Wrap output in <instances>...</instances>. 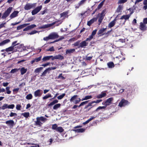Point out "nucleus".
<instances>
[{
    "label": "nucleus",
    "mask_w": 147,
    "mask_h": 147,
    "mask_svg": "<svg viewBox=\"0 0 147 147\" xmlns=\"http://www.w3.org/2000/svg\"><path fill=\"white\" fill-rule=\"evenodd\" d=\"M35 17H31L28 18L26 21L27 22H31L35 19Z\"/></svg>",
    "instance_id": "3c124183"
},
{
    "label": "nucleus",
    "mask_w": 147,
    "mask_h": 147,
    "mask_svg": "<svg viewBox=\"0 0 147 147\" xmlns=\"http://www.w3.org/2000/svg\"><path fill=\"white\" fill-rule=\"evenodd\" d=\"M32 96L31 94H28L26 96V98L28 100L31 99L32 98Z\"/></svg>",
    "instance_id": "37998d69"
},
{
    "label": "nucleus",
    "mask_w": 147,
    "mask_h": 147,
    "mask_svg": "<svg viewBox=\"0 0 147 147\" xmlns=\"http://www.w3.org/2000/svg\"><path fill=\"white\" fill-rule=\"evenodd\" d=\"M38 31H36V30H34L33 31H32L31 32H30L29 33V34L30 35H32L35 34L36 33H37Z\"/></svg>",
    "instance_id": "69168bd1"
},
{
    "label": "nucleus",
    "mask_w": 147,
    "mask_h": 147,
    "mask_svg": "<svg viewBox=\"0 0 147 147\" xmlns=\"http://www.w3.org/2000/svg\"><path fill=\"white\" fill-rule=\"evenodd\" d=\"M106 9H105L102 10L101 13L100 14V16H102L104 18L106 14Z\"/></svg>",
    "instance_id": "ea45409f"
},
{
    "label": "nucleus",
    "mask_w": 147,
    "mask_h": 147,
    "mask_svg": "<svg viewBox=\"0 0 147 147\" xmlns=\"http://www.w3.org/2000/svg\"><path fill=\"white\" fill-rule=\"evenodd\" d=\"M13 49L14 48H13V47L11 46L6 49H5V51L7 52L11 51L13 50Z\"/></svg>",
    "instance_id": "473e14b6"
},
{
    "label": "nucleus",
    "mask_w": 147,
    "mask_h": 147,
    "mask_svg": "<svg viewBox=\"0 0 147 147\" xmlns=\"http://www.w3.org/2000/svg\"><path fill=\"white\" fill-rule=\"evenodd\" d=\"M129 103L127 100L123 98L119 102L118 106L120 107H122L128 105Z\"/></svg>",
    "instance_id": "0eeeda50"
},
{
    "label": "nucleus",
    "mask_w": 147,
    "mask_h": 147,
    "mask_svg": "<svg viewBox=\"0 0 147 147\" xmlns=\"http://www.w3.org/2000/svg\"><path fill=\"white\" fill-rule=\"evenodd\" d=\"M61 104L60 103L56 104L54 105L53 107V109L54 110H56L60 107Z\"/></svg>",
    "instance_id": "a19ab883"
},
{
    "label": "nucleus",
    "mask_w": 147,
    "mask_h": 147,
    "mask_svg": "<svg viewBox=\"0 0 147 147\" xmlns=\"http://www.w3.org/2000/svg\"><path fill=\"white\" fill-rule=\"evenodd\" d=\"M105 109V107L103 106L102 107L99 106L97 108V109L95 110L94 111H97L100 109Z\"/></svg>",
    "instance_id": "09e8293b"
},
{
    "label": "nucleus",
    "mask_w": 147,
    "mask_h": 147,
    "mask_svg": "<svg viewBox=\"0 0 147 147\" xmlns=\"http://www.w3.org/2000/svg\"><path fill=\"white\" fill-rule=\"evenodd\" d=\"M64 96V94H63L62 95H60L57 97L58 99H61L63 98Z\"/></svg>",
    "instance_id": "338daca9"
},
{
    "label": "nucleus",
    "mask_w": 147,
    "mask_h": 147,
    "mask_svg": "<svg viewBox=\"0 0 147 147\" xmlns=\"http://www.w3.org/2000/svg\"><path fill=\"white\" fill-rule=\"evenodd\" d=\"M42 7V5L36 7L32 11L31 13L32 15H34L40 11Z\"/></svg>",
    "instance_id": "423d86ee"
},
{
    "label": "nucleus",
    "mask_w": 147,
    "mask_h": 147,
    "mask_svg": "<svg viewBox=\"0 0 147 147\" xmlns=\"http://www.w3.org/2000/svg\"><path fill=\"white\" fill-rule=\"evenodd\" d=\"M102 104L104 105L103 106L105 107V108H106L107 106L110 105V103H109L106 100L105 101H103Z\"/></svg>",
    "instance_id": "c85d7f7f"
},
{
    "label": "nucleus",
    "mask_w": 147,
    "mask_h": 147,
    "mask_svg": "<svg viewBox=\"0 0 147 147\" xmlns=\"http://www.w3.org/2000/svg\"><path fill=\"white\" fill-rule=\"evenodd\" d=\"M106 95V94L105 93H101V94L98 95L96 97L97 98L99 99L105 96Z\"/></svg>",
    "instance_id": "b1692460"
},
{
    "label": "nucleus",
    "mask_w": 147,
    "mask_h": 147,
    "mask_svg": "<svg viewBox=\"0 0 147 147\" xmlns=\"http://www.w3.org/2000/svg\"><path fill=\"white\" fill-rule=\"evenodd\" d=\"M55 24V22H53V23L49 24H45V25H43L42 26L39 27V29H45L46 28H48L52 26Z\"/></svg>",
    "instance_id": "1a4fd4ad"
},
{
    "label": "nucleus",
    "mask_w": 147,
    "mask_h": 147,
    "mask_svg": "<svg viewBox=\"0 0 147 147\" xmlns=\"http://www.w3.org/2000/svg\"><path fill=\"white\" fill-rule=\"evenodd\" d=\"M51 95L50 94H47L45 96L43 97L42 98L44 100H45L51 97Z\"/></svg>",
    "instance_id": "c9c22d12"
},
{
    "label": "nucleus",
    "mask_w": 147,
    "mask_h": 147,
    "mask_svg": "<svg viewBox=\"0 0 147 147\" xmlns=\"http://www.w3.org/2000/svg\"><path fill=\"white\" fill-rule=\"evenodd\" d=\"M22 115L26 118H28L30 116V113L29 112H26L22 114Z\"/></svg>",
    "instance_id": "f704fd0d"
},
{
    "label": "nucleus",
    "mask_w": 147,
    "mask_h": 147,
    "mask_svg": "<svg viewBox=\"0 0 147 147\" xmlns=\"http://www.w3.org/2000/svg\"><path fill=\"white\" fill-rule=\"evenodd\" d=\"M5 123L7 124L10 127L12 128L15 125L14 121L12 120H10L6 121Z\"/></svg>",
    "instance_id": "9d476101"
},
{
    "label": "nucleus",
    "mask_w": 147,
    "mask_h": 147,
    "mask_svg": "<svg viewBox=\"0 0 147 147\" xmlns=\"http://www.w3.org/2000/svg\"><path fill=\"white\" fill-rule=\"evenodd\" d=\"M81 40H78L77 42H75L73 44V45L74 46V47H79L80 44V43Z\"/></svg>",
    "instance_id": "e433bc0d"
},
{
    "label": "nucleus",
    "mask_w": 147,
    "mask_h": 147,
    "mask_svg": "<svg viewBox=\"0 0 147 147\" xmlns=\"http://www.w3.org/2000/svg\"><path fill=\"white\" fill-rule=\"evenodd\" d=\"M29 24H30L29 23L24 24H22L20 25L17 27V30H19L24 28V27H26L27 25H29Z\"/></svg>",
    "instance_id": "6ab92c4d"
},
{
    "label": "nucleus",
    "mask_w": 147,
    "mask_h": 147,
    "mask_svg": "<svg viewBox=\"0 0 147 147\" xmlns=\"http://www.w3.org/2000/svg\"><path fill=\"white\" fill-rule=\"evenodd\" d=\"M64 59V57L63 56L61 55H56L54 57H53L52 58H51L52 60H54L55 59H59L62 60Z\"/></svg>",
    "instance_id": "ddd939ff"
},
{
    "label": "nucleus",
    "mask_w": 147,
    "mask_h": 147,
    "mask_svg": "<svg viewBox=\"0 0 147 147\" xmlns=\"http://www.w3.org/2000/svg\"><path fill=\"white\" fill-rule=\"evenodd\" d=\"M10 87L9 86L7 87L6 88V90L7 91V93L8 94H9L11 93V91L9 90Z\"/></svg>",
    "instance_id": "5fc2aeb1"
},
{
    "label": "nucleus",
    "mask_w": 147,
    "mask_h": 147,
    "mask_svg": "<svg viewBox=\"0 0 147 147\" xmlns=\"http://www.w3.org/2000/svg\"><path fill=\"white\" fill-rule=\"evenodd\" d=\"M43 39L45 41H47L49 39H51V37L49 34L48 36L44 37Z\"/></svg>",
    "instance_id": "603ef678"
},
{
    "label": "nucleus",
    "mask_w": 147,
    "mask_h": 147,
    "mask_svg": "<svg viewBox=\"0 0 147 147\" xmlns=\"http://www.w3.org/2000/svg\"><path fill=\"white\" fill-rule=\"evenodd\" d=\"M97 18H94L90 21H88L87 22V25L90 26L94 22L97 21Z\"/></svg>",
    "instance_id": "dca6fc26"
},
{
    "label": "nucleus",
    "mask_w": 147,
    "mask_h": 147,
    "mask_svg": "<svg viewBox=\"0 0 147 147\" xmlns=\"http://www.w3.org/2000/svg\"><path fill=\"white\" fill-rule=\"evenodd\" d=\"M117 19L115 18L108 25V27L109 28H111L113 27L115 24Z\"/></svg>",
    "instance_id": "f3484780"
},
{
    "label": "nucleus",
    "mask_w": 147,
    "mask_h": 147,
    "mask_svg": "<svg viewBox=\"0 0 147 147\" xmlns=\"http://www.w3.org/2000/svg\"><path fill=\"white\" fill-rule=\"evenodd\" d=\"M54 49L53 47H51L50 48L48 49H47L46 51H54Z\"/></svg>",
    "instance_id": "0e129e2a"
},
{
    "label": "nucleus",
    "mask_w": 147,
    "mask_h": 147,
    "mask_svg": "<svg viewBox=\"0 0 147 147\" xmlns=\"http://www.w3.org/2000/svg\"><path fill=\"white\" fill-rule=\"evenodd\" d=\"M133 13V11H131L129 14L125 15H124L122 16L120 18V19L123 20V19H125V21L122 24V25H124L126 22V20H128L129 17H130L131 14H132Z\"/></svg>",
    "instance_id": "39448f33"
},
{
    "label": "nucleus",
    "mask_w": 147,
    "mask_h": 147,
    "mask_svg": "<svg viewBox=\"0 0 147 147\" xmlns=\"http://www.w3.org/2000/svg\"><path fill=\"white\" fill-rule=\"evenodd\" d=\"M36 121H35V125L39 127H41L43 123L45 122L47 119L43 116L38 117L36 118Z\"/></svg>",
    "instance_id": "f257e3e1"
},
{
    "label": "nucleus",
    "mask_w": 147,
    "mask_h": 147,
    "mask_svg": "<svg viewBox=\"0 0 147 147\" xmlns=\"http://www.w3.org/2000/svg\"><path fill=\"white\" fill-rule=\"evenodd\" d=\"M51 39H54L59 37V36L55 32L52 33L50 34Z\"/></svg>",
    "instance_id": "2eb2a0df"
},
{
    "label": "nucleus",
    "mask_w": 147,
    "mask_h": 147,
    "mask_svg": "<svg viewBox=\"0 0 147 147\" xmlns=\"http://www.w3.org/2000/svg\"><path fill=\"white\" fill-rule=\"evenodd\" d=\"M107 29V28H102V29H100L97 32V34L98 35H100V34H102L101 35H104L105 34H103L104 32L105 31V30ZM100 36H101V35H100Z\"/></svg>",
    "instance_id": "aec40b11"
},
{
    "label": "nucleus",
    "mask_w": 147,
    "mask_h": 147,
    "mask_svg": "<svg viewBox=\"0 0 147 147\" xmlns=\"http://www.w3.org/2000/svg\"><path fill=\"white\" fill-rule=\"evenodd\" d=\"M63 130L64 129L62 127H58L56 131L60 133H61L63 131Z\"/></svg>",
    "instance_id": "72a5a7b5"
},
{
    "label": "nucleus",
    "mask_w": 147,
    "mask_h": 147,
    "mask_svg": "<svg viewBox=\"0 0 147 147\" xmlns=\"http://www.w3.org/2000/svg\"><path fill=\"white\" fill-rule=\"evenodd\" d=\"M92 56H88V55L86 56V60L88 61L92 59Z\"/></svg>",
    "instance_id": "bf43d9fd"
},
{
    "label": "nucleus",
    "mask_w": 147,
    "mask_h": 147,
    "mask_svg": "<svg viewBox=\"0 0 147 147\" xmlns=\"http://www.w3.org/2000/svg\"><path fill=\"white\" fill-rule=\"evenodd\" d=\"M15 107L14 104H11L9 105H8V108L9 109H13Z\"/></svg>",
    "instance_id": "4d7b16f0"
},
{
    "label": "nucleus",
    "mask_w": 147,
    "mask_h": 147,
    "mask_svg": "<svg viewBox=\"0 0 147 147\" xmlns=\"http://www.w3.org/2000/svg\"><path fill=\"white\" fill-rule=\"evenodd\" d=\"M58 102V100H53L52 102L50 103V104H49L48 105V106L49 107H50L52 105H53L56 103H57Z\"/></svg>",
    "instance_id": "bb28decb"
},
{
    "label": "nucleus",
    "mask_w": 147,
    "mask_h": 147,
    "mask_svg": "<svg viewBox=\"0 0 147 147\" xmlns=\"http://www.w3.org/2000/svg\"><path fill=\"white\" fill-rule=\"evenodd\" d=\"M90 40H87L86 39L85 40H84L82 41L81 42H80L79 47H78V48H85V47L88 45V43L86 42L87 41H90Z\"/></svg>",
    "instance_id": "6e6552de"
},
{
    "label": "nucleus",
    "mask_w": 147,
    "mask_h": 147,
    "mask_svg": "<svg viewBox=\"0 0 147 147\" xmlns=\"http://www.w3.org/2000/svg\"><path fill=\"white\" fill-rule=\"evenodd\" d=\"M42 59V56H41L35 59L36 62H37L40 61Z\"/></svg>",
    "instance_id": "052dcab7"
},
{
    "label": "nucleus",
    "mask_w": 147,
    "mask_h": 147,
    "mask_svg": "<svg viewBox=\"0 0 147 147\" xmlns=\"http://www.w3.org/2000/svg\"><path fill=\"white\" fill-rule=\"evenodd\" d=\"M10 41V40L9 39H6L3 40L0 42V46H3L5 45L9 42Z\"/></svg>",
    "instance_id": "412c9836"
},
{
    "label": "nucleus",
    "mask_w": 147,
    "mask_h": 147,
    "mask_svg": "<svg viewBox=\"0 0 147 147\" xmlns=\"http://www.w3.org/2000/svg\"><path fill=\"white\" fill-rule=\"evenodd\" d=\"M145 24L142 22L140 23V28L142 30H144L146 29V26Z\"/></svg>",
    "instance_id": "5701e85b"
},
{
    "label": "nucleus",
    "mask_w": 147,
    "mask_h": 147,
    "mask_svg": "<svg viewBox=\"0 0 147 147\" xmlns=\"http://www.w3.org/2000/svg\"><path fill=\"white\" fill-rule=\"evenodd\" d=\"M104 18L102 16H100L98 19V22H99L98 25H100L103 19Z\"/></svg>",
    "instance_id": "de8ad7c7"
},
{
    "label": "nucleus",
    "mask_w": 147,
    "mask_h": 147,
    "mask_svg": "<svg viewBox=\"0 0 147 147\" xmlns=\"http://www.w3.org/2000/svg\"><path fill=\"white\" fill-rule=\"evenodd\" d=\"M36 3H27L25 5L24 9L26 10H30L31 9L35 7L36 6Z\"/></svg>",
    "instance_id": "7ed1b4c3"
},
{
    "label": "nucleus",
    "mask_w": 147,
    "mask_h": 147,
    "mask_svg": "<svg viewBox=\"0 0 147 147\" xmlns=\"http://www.w3.org/2000/svg\"><path fill=\"white\" fill-rule=\"evenodd\" d=\"M12 9V7H9V8H8L3 13L1 17L2 19H5L9 15L11 12Z\"/></svg>",
    "instance_id": "20e7f679"
},
{
    "label": "nucleus",
    "mask_w": 147,
    "mask_h": 147,
    "mask_svg": "<svg viewBox=\"0 0 147 147\" xmlns=\"http://www.w3.org/2000/svg\"><path fill=\"white\" fill-rule=\"evenodd\" d=\"M97 30L95 29L93 31L89 37L86 38L87 40H91L94 37V36L96 34Z\"/></svg>",
    "instance_id": "f8f14e48"
},
{
    "label": "nucleus",
    "mask_w": 147,
    "mask_h": 147,
    "mask_svg": "<svg viewBox=\"0 0 147 147\" xmlns=\"http://www.w3.org/2000/svg\"><path fill=\"white\" fill-rule=\"evenodd\" d=\"M21 106L20 104L17 105L16 108L18 110H20L21 109Z\"/></svg>",
    "instance_id": "13d9d810"
},
{
    "label": "nucleus",
    "mask_w": 147,
    "mask_h": 147,
    "mask_svg": "<svg viewBox=\"0 0 147 147\" xmlns=\"http://www.w3.org/2000/svg\"><path fill=\"white\" fill-rule=\"evenodd\" d=\"M86 1L87 0H82L80 1L78 3V5L79 6L78 7V8L80 6L84 4Z\"/></svg>",
    "instance_id": "4c0bfd02"
},
{
    "label": "nucleus",
    "mask_w": 147,
    "mask_h": 147,
    "mask_svg": "<svg viewBox=\"0 0 147 147\" xmlns=\"http://www.w3.org/2000/svg\"><path fill=\"white\" fill-rule=\"evenodd\" d=\"M143 4L144 5L143 9L144 10H146L147 9V0H144L143 2Z\"/></svg>",
    "instance_id": "cd10ccee"
},
{
    "label": "nucleus",
    "mask_w": 147,
    "mask_h": 147,
    "mask_svg": "<svg viewBox=\"0 0 147 147\" xmlns=\"http://www.w3.org/2000/svg\"><path fill=\"white\" fill-rule=\"evenodd\" d=\"M49 69H50L48 68L46 69L42 73V75H41V76H46V74L47 72H48L49 74Z\"/></svg>",
    "instance_id": "393cba45"
},
{
    "label": "nucleus",
    "mask_w": 147,
    "mask_h": 147,
    "mask_svg": "<svg viewBox=\"0 0 147 147\" xmlns=\"http://www.w3.org/2000/svg\"><path fill=\"white\" fill-rule=\"evenodd\" d=\"M20 69L21 74L23 75L26 73L27 71V69L25 68L24 67H22Z\"/></svg>",
    "instance_id": "4be33fe9"
},
{
    "label": "nucleus",
    "mask_w": 147,
    "mask_h": 147,
    "mask_svg": "<svg viewBox=\"0 0 147 147\" xmlns=\"http://www.w3.org/2000/svg\"><path fill=\"white\" fill-rule=\"evenodd\" d=\"M47 9H45L43 11H41L40 14L42 15H44L47 12Z\"/></svg>",
    "instance_id": "774afa93"
},
{
    "label": "nucleus",
    "mask_w": 147,
    "mask_h": 147,
    "mask_svg": "<svg viewBox=\"0 0 147 147\" xmlns=\"http://www.w3.org/2000/svg\"><path fill=\"white\" fill-rule=\"evenodd\" d=\"M19 12L17 11H15L10 16L11 19H12L18 16Z\"/></svg>",
    "instance_id": "4468645a"
},
{
    "label": "nucleus",
    "mask_w": 147,
    "mask_h": 147,
    "mask_svg": "<svg viewBox=\"0 0 147 147\" xmlns=\"http://www.w3.org/2000/svg\"><path fill=\"white\" fill-rule=\"evenodd\" d=\"M7 108H8V105L6 104H4L1 107H0V109H1L3 110H5Z\"/></svg>",
    "instance_id": "a18cd8bd"
},
{
    "label": "nucleus",
    "mask_w": 147,
    "mask_h": 147,
    "mask_svg": "<svg viewBox=\"0 0 147 147\" xmlns=\"http://www.w3.org/2000/svg\"><path fill=\"white\" fill-rule=\"evenodd\" d=\"M75 51V50L74 49H68L66 51V54H71L73 53Z\"/></svg>",
    "instance_id": "c756f323"
},
{
    "label": "nucleus",
    "mask_w": 147,
    "mask_h": 147,
    "mask_svg": "<svg viewBox=\"0 0 147 147\" xmlns=\"http://www.w3.org/2000/svg\"><path fill=\"white\" fill-rule=\"evenodd\" d=\"M113 98L112 97H111L108 99H107L106 100L108 102L110 103V105L112 103V101L113 100Z\"/></svg>",
    "instance_id": "c03bdc74"
},
{
    "label": "nucleus",
    "mask_w": 147,
    "mask_h": 147,
    "mask_svg": "<svg viewBox=\"0 0 147 147\" xmlns=\"http://www.w3.org/2000/svg\"><path fill=\"white\" fill-rule=\"evenodd\" d=\"M123 7L121 5H119L117 9V12H120L123 9Z\"/></svg>",
    "instance_id": "58836bf2"
},
{
    "label": "nucleus",
    "mask_w": 147,
    "mask_h": 147,
    "mask_svg": "<svg viewBox=\"0 0 147 147\" xmlns=\"http://www.w3.org/2000/svg\"><path fill=\"white\" fill-rule=\"evenodd\" d=\"M17 115V113L13 112H11L10 114H9V116L10 117H12L14 116H16Z\"/></svg>",
    "instance_id": "680f3d73"
},
{
    "label": "nucleus",
    "mask_w": 147,
    "mask_h": 147,
    "mask_svg": "<svg viewBox=\"0 0 147 147\" xmlns=\"http://www.w3.org/2000/svg\"><path fill=\"white\" fill-rule=\"evenodd\" d=\"M17 42V41H15L13 42L12 44L11 47H13V48L14 47H15V46H16V45H18V44H19L18 43L17 44H16V43Z\"/></svg>",
    "instance_id": "e2e57ef3"
},
{
    "label": "nucleus",
    "mask_w": 147,
    "mask_h": 147,
    "mask_svg": "<svg viewBox=\"0 0 147 147\" xmlns=\"http://www.w3.org/2000/svg\"><path fill=\"white\" fill-rule=\"evenodd\" d=\"M92 98V96L91 95L86 96H85L84 98H82V100L83 101V100H87L88 99H91Z\"/></svg>",
    "instance_id": "2f4dec72"
},
{
    "label": "nucleus",
    "mask_w": 147,
    "mask_h": 147,
    "mask_svg": "<svg viewBox=\"0 0 147 147\" xmlns=\"http://www.w3.org/2000/svg\"><path fill=\"white\" fill-rule=\"evenodd\" d=\"M53 56H47L44 57L42 59V61L45 62L49 60L51 58H52Z\"/></svg>",
    "instance_id": "a211bd4d"
},
{
    "label": "nucleus",
    "mask_w": 147,
    "mask_h": 147,
    "mask_svg": "<svg viewBox=\"0 0 147 147\" xmlns=\"http://www.w3.org/2000/svg\"><path fill=\"white\" fill-rule=\"evenodd\" d=\"M127 0H119L118 2V4L123 3L127 1Z\"/></svg>",
    "instance_id": "864d4df0"
},
{
    "label": "nucleus",
    "mask_w": 147,
    "mask_h": 147,
    "mask_svg": "<svg viewBox=\"0 0 147 147\" xmlns=\"http://www.w3.org/2000/svg\"><path fill=\"white\" fill-rule=\"evenodd\" d=\"M85 129L84 128L78 129L75 130V131L78 133L83 132L85 131Z\"/></svg>",
    "instance_id": "7c9ffc66"
},
{
    "label": "nucleus",
    "mask_w": 147,
    "mask_h": 147,
    "mask_svg": "<svg viewBox=\"0 0 147 147\" xmlns=\"http://www.w3.org/2000/svg\"><path fill=\"white\" fill-rule=\"evenodd\" d=\"M104 3L102 1L98 5L97 7V9H100L102 6L103 5Z\"/></svg>",
    "instance_id": "8fccbe9b"
},
{
    "label": "nucleus",
    "mask_w": 147,
    "mask_h": 147,
    "mask_svg": "<svg viewBox=\"0 0 147 147\" xmlns=\"http://www.w3.org/2000/svg\"><path fill=\"white\" fill-rule=\"evenodd\" d=\"M107 65L108 67L109 68H112L114 67V65L113 63L112 62H109L107 63Z\"/></svg>",
    "instance_id": "a878e982"
},
{
    "label": "nucleus",
    "mask_w": 147,
    "mask_h": 147,
    "mask_svg": "<svg viewBox=\"0 0 147 147\" xmlns=\"http://www.w3.org/2000/svg\"><path fill=\"white\" fill-rule=\"evenodd\" d=\"M20 69V68L18 69H16L15 68L14 69H13L11 70V71L10 73L12 74H13L15 73L16 72L18 71Z\"/></svg>",
    "instance_id": "79ce46f5"
},
{
    "label": "nucleus",
    "mask_w": 147,
    "mask_h": 147,
    "mask_svg": "<svg viewBox=\"0 0 147 147\" xmlns=\"http://www.w3.org/2000/svg\"><path fill=\"white\" fill-rule=\"evenodd\" d=\"M78 96L75 95L72 96L70 99L71 102H73L74 104H77L80 102L81 100L80 98H78Z\"/></svg>",
    "instance_id": "f03ea898"
},
{
    "label": "nucleus",
    "mask_w": 147,
    "mask_h": 147,
    "mask_svg": "<svg viewBox=\"0 0 147 147\" xmlns=\"http://www.w3.org/2000/svg\"><path fill=\"white\" fill-rule=\"evenodd\" d=\"M36 26L35 24H33L30 25L29 26H28L30 30V29H31L34 28L36 27Z\"/></svg>",
    "instance_id": "6e6d98bb"
},
{
    "label": "nucleus",
    "mask_w": 147,
    "mask_h": 147,
    "mask_svg": "<svg viewBox=\"0 0 147 147\" xmlns=\"http://www.w3.org/2000/svg\"><path fill=\"white\" fill-rule=\"evenodd\" d=\"M58 126L57 124H54L52 125V129L53 130H55L56 131L57 128Z\"/></svg>",
    "instance_id": "49530a36"
},
{
    "label": "nucleus",
    "mask_w": 147,
    "mask_h": 147,
    "mask_svg": "<svg viewBox=\"0 0 147 147\" xmlns=\"http://www.w3.org/2000/svg\"><path fill=\"white\" fill-rule=\"evenodd\" d=\"M42 91L40 89L36 90L34 92V96L35 97H40L42 94Z\"/></svg>",
    "instance_id": "9b49d317"
}]
</instances>
